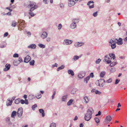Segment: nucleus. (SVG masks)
<instances>
[{
  "label": "nucleus",
  "mask_w": 127,
  "mask_h": 127,
  "mask_svg": "<svg viewBox=\"0 0 127 127\" xmlns=\"http://www.w3.org/2000/svg\"><path fill=\"white\" fill-rule=\"evenodd\" d=\"M76 2V0H70L68 2V5L69 7H71L74 5Z\"/></svg>",
  "instance_id": "obj_7"
},
{
  "label": "nucleus",
  "mask_w": 127,
  "mask_h": 127,
  "mask_svg": "<svg viewBox=\"0 0 127 127\" xmlns=\"http://www.w3.org/2000/svg\"><path fill=\"white\" fill-rule=\"evenodd\" d=\"M51 38L50 37H48L46 38V40L48 42L50 41V40Z\"/></svg>",
  "instance_id": "obj_63"
},
{
  "label": "nucleus",
  "mask_w": 127,
  "mask_h": 127,
  "mask_svg": "<svg viewBox=\"0 0 127 127\" xmlns=\"http://www.w3.org/2000/svg\"><path fill=\"white\" fill-rule=\"evenodd\" d=\"M7 44L5 43V45H0V47L1 48H3L4 47H5L6 45Z\"/></svg>",
  "instance_id": "obj_53"
},
{
  "label": "nucleus",
  "mask_w": 127,
  "mask_h": 127,
  "mask_svg": "<svg viewBox=\"0 0 127 127\" xmlns=\"http://www.w3.org/2000/svg\"><path fill=\"white\" fill-rule=\"evenodd\" d=\"M109 55L110 56V58H108L109 60H108L107 59H105V60L107 62L108 64L110 63V66L111 67L117 64L116 62H112L111 63V60H114L115 57V55L113 53H109Z\"/></svg>",
  "instance_id": "obj_2"
},
{
  "label": "nucleus",
  "mask_w": 127,
  "mask_h": 127,
  "mask_svg": "<svg viewBox=\"0 0 127 127\" xmlns=\"http://www.w3.org/2000/svg\"><path fill=\"white\" fill-rule=\"evenodd\" d=\"M97 11H96L93 14V16L95 17H96L97 15Z\"/></svg>",
  "instance_id": "obj_52"
},
{
  "label": "nucleus",
  "mask_w": 127,
  "mask_h": 127,
  "mask_svg": "<svg viewBox=\"0 0 127 127\" xmlns=\"http://www.w3.org/2000/svg\"><path fill=\"white\" fill-rule=\"evenodd\" d=\"M39 111L40 113L42 114V116L43 117H44L45 114L44 110L42 109H39Z\"/></svg>",
  "instance_id": "obj_20"
},
{
  "label": "nucleus",
  "mask_w": 127,
  "mask_h": 127,
  "mask_svg": "<svg viewBox=\"0 0 127 127\" xmlns=\"http://www.w3.org/2000/svg\"><path fill=\"white\" fill-rule=\"evenodd\" d=\"M101 61V59H97L96 61H95V63L96 64H99L100 61Z\"/></svg>",
  "instance_id": "obj_47"
},
{
  "label": "nucleus",
  "mask_w": 127,
  "mask_h": 127,
  "mask_svg": "<svg viewBox=\"0 0 127 127\" xmlns=\"http://www.w3.org/2000/svg\"><path fill=\"white\" fill-rule=\"evenodd\" d=\"M19 64H20V63H19L18 61H14L13 62V64L15 66Z\"/></svg>",
  "instance_id": "obj_41"
},
{
  "label": "nucleus",
  "mask_w": 127,
  "mask_h": 127,
  "mask_svg": "<svg viewBox=\"0 0 127 127\" xmlns=\"http://www.w3.org/2000/svg\"><path fill=\"white\" fill-rule=\"evenodd\" d=\"M19 56L18 54H15L13 55V57L15 58L18 57Z\"/></svg>",
  "instance_id": "obj_51"
},
{
  "label": "nucleus",
  "mask_w": 127,
  "mask_h": 127,
  "mask_svg": "<svg viewBox=\"0 0 127 127\" xmlns=\"http://www.w3.org/2000/svg\"><path fill=\"white\" fill-rule=\"evenodd\" d=\"M35 61L34 60H32L29 63L30 64V65H34Z\"/></svg>",
  "instance_id": "obj_40"
},
{
  "label": "nucleus",
  "mask_w": 127,
  "mask_h": 127,
  "mask_svg": "<svg viewBox=\"0 0 127 127\" xmlns=\"http://www.w3.org/2000/svg\"><path fill=\"white\" fill-rule=\"evenodd\" d=\"M94 112V111L93 108L92 107H89L87 110L86 114L92 116V114Z\"/></svg>",
  "instance_id": "obj_6"
},
{
  "label": "nucleus",
  "mask_w": 127,
  "mask_h": 127,
  "mask_svg": "<svg viewBox=\"0 0 127 127\" xmlns=\"http://www.w3.org/2000/svg\"><path fill=\"white\" fill-rule=\"evenodd\" d=\"M73 101V100L72 99L70 100L67 103V105L68 106L71 105Z\"/></svg>",
  "instance_id": "obj_30"
},
{
  "label": "nucleus",
  "mask_w": 127,
  "mask_h": 127,
  "mask_svg": "<svg viewBox=\"0 0 127 127\" xmlns=\"http://www.w3.org/2000/svg\"><path fill=\"white\" fill-rule=\"evenodd\" d=\"M111 46L112 49H113L115 48L116 45L115 43H113L110 45Z\"/></svg>",
  "instance_id": "obj_36"
},
{
  "label": "nucleus",
  "mask_w": 127,
  "mask_h": 127,
  "mask_svg": "<svg viewBox=\"0 0 127 127\" xmlns=\"http://www.w3.org/2000/svg\"><path fill=\"white\" fill-rule=\"evenodd\" d=\"M8 32H6L4 33L3 36L4 37H6L8 35Z\"/></svg>",
  "instance_id": "obj_60"
},
{
  "label": "nucleus",
  "mask_w": 127,
  "mask_h": 127,
  "mask_svg": "<svg viewBox=\"0 0 127 127\" xmlns=\"http://www.w3.org/2000/svg\"><path fill=\"white\" fill-rule=\"evenodd\" d=\"M5 68L4 69V70L5 71H6L10 69V65L8 64H7L5 65Z\"/></svg>",
  "instance_id": "obj_17"
},
{
  "label": "nucleus",
  "mask_w": 127,
  "mask_h": 127,
  "mask_svg": "<svg viewBox=\"0 0 127 127\" xmlns=\"http://www.w3.org/2000/svg\"><path fill=\"white\" fill-rule=\"evenodd\" d=\"M24 5L30 9V11L31 12H32L38 7L35 2L32 1H28L25 2L24 4Z\"/></svg>",
  "instance_id": "obj_1"
},
{
  "label": "nucleus",
  "mask_w": 127,
  "mask_h": 127,
  "mask_svg": "<svg viewBox=\"0 0 127 127\" xmlns=\"http://www.w3.org/2000/svg\"><path fill=\"white\" fill-rule=\"evenodd\" d=\"M43 2L45 4H47L49 2V0H43Z\"/></svg>",
  "instance_id": "obj_49"
},
{
  "label": "nucleus",
  "mask_w": 127,
  "mask_h": 127,
  "mask_svg": "<svg viewBox=\"0 0 127 127\" xmlns=\"http://www.w3.org/2000/svg\"><path fill=\"white\" fill-rule=\"evenodd\" d=\"M101 112L100 111H99L98 112V113L97 114H96L95 115L96 116L100 115L101 114Z\"/></svg>",
  "instance_id": "obj_58"
},
{
  "label": "nucleus",
  "mask_w": 127,
  "mask_h": 127,
  "mask_svg": "<svg viewBox=\"0 0 127 127\" xmlns=\"http://www.w3.org/2000/svg\"><path fill=\"white\" fill-rule=\"evenodd\" d=\"M36 97L37 99L40 98L41 97V95L40 94H38L36 95Z\"/></svg>",
  "instance_id": "obj_38"
},
{
  "label": "nucleus",
  "mask_w": 127,
  "mask_h": 127,
  "mask_svg": "<svg viewBox=\"0 0 127 127\" xmlns=\"http://www.w3.org/2000/svg\"><path fill=\"white\" fill-rule=\"evenodd\" d=\"M17 23L15 21H12L11 26L13 27H15L17 25Z\"/></svg>",
  "instance_id": "obj_32"
},
{
  "label": "nucleus",
  "mask_w": 127,
  "mask_h": 127,
  "mask_svg": "<svg viewBox=\"0 0 127 127\" xmlns=\"http://www.w3.org/2000/svg\"><path fill=\"white\" fill-rule=\"evenodd\" d=\"M112 118L111 116H107L106 117V120L108 122H109L111 120Z\"/></svg>",
  "instance_id": "obj_25"
},
{
  "label": "nucleus",
  "mask_w": 127,
  "mask_h": 127,
  "mask_svg": "<svg viewBox=\"0 0 127 127\" xmlns=\"http://www.w3.org/2000/svg\"><path fill=\"white\" fill-rule=\"evenodd\" d=\"M77 91V89L75 88H73L71 92V94H75Z\"/></svg>",
  "instance_id": "obj_23"
},
{
  "label": "nucleus",
  "mask_w": 127,
  "mask_h": 127,
  "mask_svg": "<svg viewBox=\"0 0 127 127\" xmlns=\"http://www.w3.org/2000/svg\"><path fill=\"white\" fill-rule=\"evenodd\" d=\"M29 15H30L32 17L34 16L35 15V14L33 13L31 11L29 13Z\"/></svg>",
  "instance_id": "obj_46"
},
{
  "label": "nucleus",
  "mask_w": 127,
  "mask_h": 127,
  "mask_svg": "<svg viewBox=\"0 0 127 127\" xmlns=\"http://www.w3.org/2000/svg\"><path fill=\"white\" fill-rule=\"evenodd\" d=\"M116 40L117 41L118 44L122 45L123 44V39L122 38H119L118 40L117 39H116Z\"/></svg>",
  "instance_id": "obj_15"
},
{
  "label": "nucleus",
  "mask_w": 127,
  "mask_h": 127,
  "mask_svg": "<svg viewBox=\"0 0 127 127\" xmlns=\"http://www.w3.org/2000/svg\"><path fill=\"white\" fill-rule=\"evenodd\" d=\"M112 81V79L111 78H109L106 81V82L107 83H109L111 82Z\"/></svg>",
  "instance_id": "obj_50"
},
{
  "label": "nucleus",
  "mask_w": 127,
  "mask_h": 127,
  "mask_svg": "<svg viewBox=\"0 0 127 127\" xmlns=\"http://www.w3.org/2000/svg\"><path fill=\"white\" fill-rule=\"evenodd\" d=\"M6 9L8 10H9L10 11V12L12 11V9H10L9 7H7L6 8Z\"/></svg>",
  "instance_id": "obj_64"
},
{
  "label": "nucleus",
  "mask_w": 127,
  "mask_h": 127,
  "mask_svg": "<svg viewBox=\"0 0 127 127\" xmlns=\"http://www.w3.org/2000/svg\"><path fill=\"white\" fill-rule=\"evenodd\" d=\"M35 98V96L32 95H30L29 96V99L31 100L33 98Z\"/></svg>",
  "instance_id": "obj_35"
},
{
  "label": "nucleus",
  "mask_w": 127,
  "mask_h": 127,
  "mask_svg": "<svg viewBox=\"0 0 127 127\" xmlns=\"http://www.w3.org/2000/svg\"><path fill=\"white\" fill-rule=\"evenodd\" d=\"M95 122L97 123H98L100 122V120L99 119L96 117H95Z\"/></svg>",
  "instance_id": "obj_43"
},
{
  "label": "nucleus",
  "mask_w": 127,
  "mask_h": 127,
  "mask_svg": "<svg viewBox=\"0 0 127 127\" xmlns=\"http://www.w3.org/2000/svg\"><path fill=\"white\" fill-rule=\"evenodd\" d=\"M64 67V66L63 65H62L61 66L59 67L57 69V71H59L60 70L62 69Z\"/></svg>",
  "instance_id": "obj_33"
},
{
  "label": "nucleus",
  "mask_w": 127,
  "mask_h": 127,
  "mask_svg": "<svg viewBox=\"0 0 127 127\" xmlns=\"http://www.w3.org/2000/svg\"><path fill=\"white\" fill-rule=\"evenodd\" d=\"M47 36V33L46 32H43L41 34V37L43 39L46 38Z\"/></svg>",
  "instance_id": "obj_14"
},
{
  "label": "nucleus",
  "mask_w": 127,
  "mask_h": 127,
  "mask_svg": "<svg viewBox=\"0 0 127 127\" xmlns=\"http://www.w3.org/2000/svg\"><path fill=\"white\" fill-rule=\"evenodd\" d=\"M90 77H92V78H93L94 77V74H93V73L92 72V73H91L90 74Z\"/></svg>",
  "instance_id": "obj_56"
},
{
  "label": "nucleus",
  "mask_w": 127,
  "mask_h": 127,
  "mask_svg": "<svg viewBox=\"0 0 127 127\" xmlns=\"http://www.w3.org/2000/svg\"><path fill=\"white\" fill-rule=\"evenodd\" d=\"M20 98L16 99L15 101V102L16 104H18L20 102Z\"/></svg>",
  "instance_id": "obj_39"
},
{
  "label": "nucleus",
  "mask_w": 127,
  "mask_h": 127,
  "mask_svg": "<svg viewBox=\"0 0 127 127\" xmlns=\"http://www.w3.org/2000/svg\"><path fill=\"white\" fill-rule=\"evenodd\" d=\"M12 102V100H10V99H8L6 102V105L7 106H10L11 105Z\"/></svg>",
  "instance_id": "obj_18"
},
{
  "label": "nucleus",
  "mask_w": 127,
  "mask_h": 127,
  "mask_svg": "<svg viewBox=\"0 0 127 127\" xmlns=\"http://www.w3.org/2000/svg\"><path fill=\"white\" fill-rule=\"evenodd\" d=\"M92 117V116L91 115L86 114L85 115L84 119L85 120L88 121Z\"/></svg>",
  "instance_id": "obj_11"
},
{
  "label": "nucleus",
  "mask_w": 127,
  "mask_h": 127,
  "mask_svg": "<svg viewBox=\"0 0 127 127\" xmlns=\"http://www.w3.org/2000/svg\"><path fill=\"white\" fill-rule=\"evenodd\" d=\"M105 82V81L103 79H100L96 81V85L100 87H102L104 85Z\"/></svg>",
  "instance_id": "obj_4"
},
{
  "label": "nucleus",
  "mask_w": 127,
  "mask_h": 127,
  "mask_svg": "<svg viewBox=\"0 0 127 127\" xmlns=\"http://www.w3.org/2000/svg\"><path fill=\"white\" fill-rule=\"evenodd\" d=\"M20 102L22 104H24L25 103V100L23 99H21L20 100Z\"/></svg>",
  "instance_id": "obj_57"
},
{
  "label": "nucleus",
  "mask_w": 127,
  "mask_h": 127,
  "mask_svg": "<svg viewBox=\"0 0 127 127\" xmlns=\"http://www.w3.org/2000/svg\"><path fill=\"white\" fill-rule=\"evenodd\" d=\"M16 113L17 112L16 111H13L11 114V117L12 118H14Z\"/></svg>",
  "instance_id": "obj_26"
},
{
  "label": "nucleus",
  "mask_w": 127,
  "mask_h": 127,
  "mask_svg": "<svg viewBox=\"0 0 127 127\" xmlns=\"http://www.w3.org/2000/svg\"><path fill=\"white\" fill-rule=\"evenodd\" d=\"M25 21L23 20H20L19 21H18V23H17V25L19 27L18 28L19 30H21L22 29H24V27L23 26H25Z\"/></svg>",
  "instance_id": "obj_3"
},
{
  "label": "nucleus",
  "mask_w": 127,
  "mask_h": 127,
  "mask_svg": "<svg viewBox=\"0 0 127 127\" xmlns=\"http://www.w3.org/2000/svg\"><path fill=\"white\" fill-rule=\"evenodd\" d=\"M36 45L34 44H32L28 46V47L31 49H34L36 48Z\"/></svg>",
  "instance_id": "obj_22"
},
{
  "label": "nucleus",
  "mask_w": 127,
  "mask_h": 127,
  "mask_svg": "<svg viewBox=\"0 0 127 127\" xmlns=\"http://www.w3.org/2000/svg\"><path fill=\"white\" fill-rule=\"evenodd\" d=\"M56 126V124L54 123H52L50 125V127H55Z\"/></svg>",
  "instance_id": "obj_42"
},
{
  "label": "nucleus",
  "mask_w": 127,
  "mask_h": 127,
  "mask_svg": "<svg viewBox=\"0 0 127 127\" xmlns=\"http://www.w3.org/2000/svg\"><path fill=\"white\" fill-rule=\"evenodd\" d=\"M85 75V72L84 71H82L78 74V77L80 78H82L84 77Z\"/></svg>",
  "instance_id": "obj_9"
},
{
  "label": "nucleus",
  "mask_w": 127,
  "mask_h": 127,
  "mask_svg": "<svg viewBox=\"0 0 127 127\" xmlns=\"http://www.w3.org/2000/svg\"><path fill=\"white\" fill-rule=\"evenodd\" d=\"M8 12L7 13H6V14H5V15H11V13L10 12Z\"/></svg>",
  "instance_id": "obj_62"
},
{
  "label": "nucleus",
  "mask_w": 127,
  "mask_h": 127,
  "mask_svg": "<svg viewBox=\"0 0 127 127\" xmlns=\"http://www.w3.org/2000/svg\"><path fill=\"white\" fill-rule=\"evenodd\" d=\"M23 112V108H19L18 110L17 115L19 117H21L22 116Z\"/></svg>",
  "instance_id": "obj_5"
},
{
  "label": "nucleus",
  "mask_w": 127,
  "mask_h": 127,
  "mask_svg": "<svg viewBox=\"0 0 127 127\" xmlns=\"http://www.w3.org/2000/svg\"><path fill=\"white\" fill-rule=\"evenodd\" d=\"M114 41L112 40H110L109 41V43L110 44H109V45H110L111 44H113L112 43H114Z\"/></svg>",
  "instance_id": "obj_54"
},
{
  "label": "nucleus",
  "mask_w": 127,
  "mask_h": 127,
  "mask_svg": "<svg viewBox=\"0 0 127 127\" xmlns=\"http://www.w3.org/2000/svg\"><path fill=\"white\" fill-rule=\"evenodd\" d=\"M94 92H95L96 94L100 95L101 94V92L99 91L95 90H94Z\"/></svg>",
  "instance_id": "obj_34"
},
{
  "label": "nucleus",
  "mask_w": 127,
  "mask_h": 127,
  "mask_svg": "<svg viewBox=\"0 0 127 127\" xmlns=\"http://www.w3.org/2000/svg\"><path fill=\"white\" fill-rule=\"evenodd\" d=\"M76 24L73 22L70 25V28L72 29H74L76 27Z\"/></svg>",
  "instance_id": "obj_21"
},
{
  "label": "nucleus",
  "mask_w": 127,
  "mask_h": 127,
  "mask_svg": "<svg viewBox=\"0 0 127 127\" xmlns=\"http://www.w3.org/2000/svg\"><path fill=\"white\" fill-rule=\"evenodd\" d=\"M37 107V104H35L34 105L32 106V109L34 110L35 109V108Z\"/></svg>",
  "instance_id": "obj_44"
},
{
  "label": "nucleus",
  "mask_w": 127,
  "mask_h": 127,
  "mask_svg": "<svg viewBox=\"0 0 127 127\" xmlns=\"http://www.w3.org/2000/svg\"><path fill=\"white\" fill-rule=\"evenodd\" d=\"M83 100L84 103L87 104L89 102V99L87 96H85L84 97Z\"/></svg>",
  "instance_id": "obj_16"
},
{
  "label": "nucleus",
  "mask_w": 127,
  "mask_h": 127,
  "mask_svg": "<svg viewBox=\"0 0 127 127\" xmlns=\"http://www.w3.org/2000/svg\"><path fill=\"white\" fill-rule=\"evenodd\" d=\"M119 81H120L118 79H117L116 80L115 82V84H117L119 82Z\"/></svg>",
  "instance_id": "obj_55"
},
{
  "label": "nucleus",
  "mask_w": 127,
  "mask_h": 127,
  "mask_svg": "<svg viewBox=\"0 0 127 127\" xmlns=\"http://www.w3.org/2000/svg\"><path fill=\"white\" fill-rule=\"evenodd\" d=\"M94 2L93 1H90L88 3L87 5L89 6V7L90 8H91L94 7V4L91 5V3H94Z\"/></svg>",
  "instance_id": "obj_12"
},
{
  "label": "nucleus",
  "mask_w": 127,
  "mask_h": 127,
  "mask_svg": "<svg viewBox=\"0 0 127 127\" xmlns=\"http://www.w3.org/2000/svg\"><path fill=\"white\" fill-rule=\"evenodd\" d=\"M72 42V41L69 39H66L64 40L63 44L64 45H68L70 44Z\"/></svg>",
  "instance_id": "obj_8"
},
{
  "label": "nucleus",
  "mask_w": 127,
  "mask_h": 127,
  "mask_svg": "<svg viewBox=\"0 0 127 127\" xmlns=\"http://www.w3.org/2000/svg\"><path fill=\"white\" fill-rule=\"evenodd\" d=\"M31 57L29 55L27 56L24 58V62L26 63H28L31 60Z\"/></svg>",
  "instance_id": "obj_10"
},
{
  "label": "nucleus",
  "mask_w": 127,
  "mask_h": 127,
  "mask_svg": "<svg viewBox=\"0 0 127 127\" xmlns=\"http://www.w3.org/2000/svg\"><path fill=\"white\" fill-rule=\"evenodd\" d=\"M60 7L61 8H63L64 7V5L63 4H61L60 5Z\"/></svg>",
  "instance_id": "obj_59"
},
{
  "label": "nucleus",
  "mask_w": 127,
  "mask_h": 127,
  "mask_svg": "<svg viewBox=\"0 0 127 127\" xmlns=\"http://www.w3.org/2000/svg\"><path fill=\"white\" fill-rule=\"evenodd\" d=\"M18 61L19 63H20L23 62V60L21 57H19L18 59Z\"/></svg>",
  "instance_id": "obj_45"
},
{
  "label": "nucleus",
  "mask_w": 127,
  "mask_h": 127,
  "mask_svg": "<svg viewBox=\"0 0 127 127\" xmlns=\"http://www.w3.org/2000/svg\"><path fill=\"white\" fill-rule=\"evenodd\" d=\"M105 71H102L101 72L100 74V77L102 78L105 75Z\"/></svg>",
  "instance_id": "obj_29"
},
{
  "label": "nucleus",
  "mask_w": 127,
  "mask_h": 127,
  "mask_svg": "<svg viewBox=\"0 0 127 127\" xmlns=\"http://www.w3.org/2000/svg\"><path fill=\"white\" fill-rule=\"evenodd\" d=\"M25 103L26 104H28V101L27 99H26L25 100Z\"/></svg>",
  "instance_id": "obj_61"
},
{
  "label": "nucleus",
  "mask_w": 127,
  "mask_h": 127,
  "mask_svg": "<svg viewBox=\"0 0 127 127\" xmlns=\"http://www.w3.org/2000/svg\"><path fill=\"white\" fill-rule=\"evenodd\" d=\"M68 72L69 74H70L72 76H73L74 75L73 71L71 70H68Z\"/></svg>",
  "instance_id": "obj_24"
},
{
  "label": "nucleus",
  "mask_w": 127,
  "mask_h": 127,
  "mask_svg": "<svg viewBox=\"0 0 127 127\" xmlns=\"http://www.w3.org/2000/svg\"><path fill=\"white\" fill-rule=\"evenodd\" d=\"M79 21V20L77 19H73L72 20V22L75 24L78 23Z\"/></svg>",
  "instance_id": "obj_28"
},
{
  "label": "nucleus",
  "mask_w": 127,
  "mask_h": 127,
  "mask_svg": "<svg viewBox=\"0 0 127 127\" xmlns=\"http://www.w3.org/2000/svg\"><path fill=\"white\" fill-rule=\"evenodd\" d=\"M84 44V43H80L77 42L76 43L74 44V46L76 47H80L83 45Z\"/></svg>",
  "instance_id": "obj_13"
},
{
  "label": "nucleus",
  "mask_w": 127,
  "mask_h": 127,
  "mask_svg": "<svg viewBox=\"0 0 127 127\" xmlns=\"http://www.w3.org/2000/svg\"><path fill=\"white\" fill-rule=\"evenodd\" d=\"M38 45L39 47L42 48H44L45 47V45L42 44H39Z\"/></svg>",
  "instance_id": "obj_31"
},
{
  "label": "nucleus",
  "mask_w": 127,
  "mask_h": 127,
  "mask_svg": "<svg viewBox=\"0 0 127 127\" xmlns=\"http://www.w3.org/2000/svg\"><path fill=\"white\" fill-rule=\"evenodd\" d=\"M81 57V56H78L76 55L72 59V60L73 61H76L78 60L79 58H80Z\"/></svg>",
  "instance_id": "obj_19"
},
{
  "label": "nucleus",
  "mask_w": 127,
  "mask_h": 127,
  "mask_svg": "<svg viewBox=\"0 0 127 127\" xmlns=\"http://www.w3.org/2000/svg\"><path fill=\"white\" fill-rule=\"evenodd\" d=\"M67 98V95H65L63 96L62 97V101H65L66 99Z\"/></svg>",
  "instance_id": "obj_27"
},
{
  "label": "nucleus",
  "mask_w": 127,
  "mask_h": 127,
  "mask_svg": "<svg viewBox=\"0 0 127 127\" xmlns=\"http://www.w3.org/2000/svg\"><path fill=\"white\" fill-rule=\"evenodd\" d=\"M90 78V76H88L84 79V82L86 81V83H88V81L89 80Z\"/></svg>",
  "instance_id": "obj_37"
},
{
  "label": "nucleus",
  "mask_w": 127,
  "mask_h": 127,
  "mask_svg": "<svg viewBox=\"0 0 127 127\" xmlns=\"http://www.w3.org/2000/svg\"><path fill=\"white\" fill-rule=\"evenodd\" d=\"M58 29L59 30H60L61 29L62 27V25L61 24H59L58 26Z\"/></svg>",
  "instance_id": "obj_48"
}]
</instances>
